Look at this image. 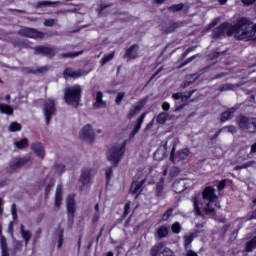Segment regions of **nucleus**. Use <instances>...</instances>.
Instances as JSON below:
<instances>
[{"label": "nucleus", "mask_w": 256, "mask_h": 256, "mask_svg": "<svg viewBox=\"0 0 256 256\" xmlns=\"http://www.w3.org/2000/svg\"><path fill=\"white\" fill-rule=\"evenodd\" d=\"M179 145V140L175 137L168 138L163 145H161L157 151L154 153V159L156 161H163L165 159V155H167V149L172 147L170 159L175 163L177 161V158H175V149Z\"/></svg>", "instance_id": "1"}, {"label": "nucleus", "mask_w": 256, "mask_h": 256, "mask_svg": "<svg viewBox=\"0 0 256 256\" xmlns=\"http://www.w3.org/2000/svg\"><path fill=\"white\" fill-rule=\"evenodd\" d=\"M127 143L124 141L122 143L112 144L107 151L106 157L115 167L119 165L123 155H125V147Z\"/></svg>", "instance_id": "2"}, {"label": "nucleus", "mask_w": 256, "mask_h": 256, "mask_svg": "<svg viewBox=\"0 0 256 256\" xmlns=\"http://www.w3.org/2000/svg\"><path fill=\"white\" fill-rule=\"evenodd\" d=\"M64 99L67 105L79 107V103H81V86L74 85L66 88L64 91Z\"/></svg>", "instance_id": "3"}, {"label": "nucleus", "mask_w": 256, "mask_h": 256, "mask_svg": "<svg viewBox=\"0 0 256 256\" xmlns=\"http://www.w3.org/2000/svg\"><path fill=\"white\" fill-rule=\"evenodd\" d=\"M236 124L239 129L248 131L249 133H256V118H250L245 115H239L236 118Z\"/></svg>", "instance_id": "4"}, {"label": "nucleus", "mask_w": 256, "mask_h": 256, "mask_svg": "<svg viewBox=\"0 0 256 256\" xmlns=\"http://www.w3.org/2000/svg\"><path fill=\"white\" fill-rule=\"evenodd\" d=\"M203 199L204 201H208L207 206L205 207L206 213H213L215 208H213V203L217 201V195H215V189L212 187H206L203 191Z\"/></svg>", "instance_id": "5"}, {"label": "nucleus", "mask_w": 256, "mask_h": 256, "mask_svg": "<svg viewBox=\"0 0 256 256\" xmlns=\"http://www.w3.org/2000/svg\"><path fill=\"white\" fill-rule=\"evenodd\" d=\"M43 112L46 117V125L51 122V117L55 115V100L52 98L47 99L43 105Z\"/></svg>", "instance_id": "6"}, {"label": "nucleus", "mask_w": 256, "mask_h": 256, "mask_svg": "<svg viewBox=\"0 0 256 256\" xmlns=\"http://www.w3.org/2000/svg\"><path fill=\"white\" fill-rule=\"evenodd\" d=\"M18 33L23 37H30L31 39H43L45 37V33L39 32L33 28H22Z\"/></svg>", "instance_id": "7"}, {"label": "nucleus", "mask_w": 256, "mask_h": 256, "mask_svg": "<svg viewBox=\"0 0 256 256\" xmlns=\"http://www.w3.org/2000/svg\"><path fill=\"white\" fill-rule=\"evenodd\" d=\"M95 175V170L91 168H83L80 181L82 185L85 187L87 185H91V179Z\"/></svg>", "instance_id": "8"}, {"label": "nucleus", "mask_w": 256, "mask_h": 256, "mask_svg": "<svg viewBox=\"0 0 256 256\" xmlns=\"http://www.w3.org/2000/svg\"><path fill=\"white\" fill-rule=\"evenodd\" d=\"M92 95L96 99L95 103L93 104L94 109H103L107 107V102L103 100V92L98 91L95 93V90H93Z\"/></svg>", "instance_id": "9"}, {"label": "nucleus", "mask_w": 256, "mask_h": 256, "mask_svg": "<svg viewBox=\"0 0 256 256\" xmlns=\"http://www.w3.org/2000/svg\"><path fill=\"white\" fill-rule=\"evenodd\" d=\"M179 27H183V23L182 22H172L169 24H162L160 25V31H162V33H173V31H175V29H179Z\"/></svg>", "instance_id": "10"}, {"label": "nucleus", "mask_w": 256, "mask_h": 256, "mask_svg": "<svg viewBox=\"0 0 256 256\" xmlns=\"http://www.w3.org/2000/svg\"><path fill=\"white\" fill-rule=\"evenodd\" d=\"M80 137L84 141H93L95 133L93 132V129H91V125H86L82 128Z\"/></svg>", "instance_id": "11"}, {"label": "nucleus", "mask_w": 256, "mask_h": 256, "mask_svg": "<svg viewBox=\"0 0 256 256\" xmlns=\"http://www.w3.org/2000/svg\"><path fill=\"white\" fill-rule=\"evenodd\" d=\"M31 161V156H26L23 158H14L10 164L11 169H19V167H23L27 165V163Z\"/></svg>", "instance_id": "12"}, {"label": "nucleus", "mask_w": 256, "mask_h": 256, "mask_svg": "<svg viewBox=\"0 0 256 256\" xmlns=\"http://www.w3.org/2000/svg\"><path fill=\"white\" fill-rule=\"evenodd\" d=\"M36 53H40L41 55H46V57H53L57 50L55 48H51L49 46H39L35 49Z\"/></svg>", "instance_id": "13"}, {"label": "nucleus", "mask_w": 256, "mask_h": 256, "mask_svg": "<svg viewBox=\"0 0 256 256\" xmlns=\"http://www.w3.org/2000/svg\"><path fill=\"white\" fill-rule=\"evenodd\" d=\"M63 75L66 78L71 77L72 79H79V77H83V75H85V71L67 68L66 70H64Z\"/></svg>", "instance_id": "14"}, {"label": "nucleus", "mask_w": 256, "mask_h": 256, "mask_svg": "<svg viewBox=\"0 0 256 256\" xmlns=\"http://www.w3.org/2000/svg\"><path fill=\"white\" fill-rule=\"evenodd\" d=\"M143 107H145L144 100H141L136 105L132 106L128 113V119H133V117H135V115H137L141 111V109H143Z\"/></svg>", "instance_id": "15"}, {"label": "nucleus", "mask_w": 256, "mask_h": 256, "mask_svg": "<svg viewBox=\"0 0 256 256\" xmlns=\"http://www.w3.org/2000/svg\"><path fill=\"white\" fill-rule=\"evenodd\" d=\"M163 175L164 177L169 173L170 177H175L179 175V168L177 166H170L169 164H165L163 167Z\"/></svg>", "instance_id": "16"}, {"label": "nucleus", "mask_w": 256, "mask_h": 256, "mask_svg": "<svg viewBox=\"0 0 256 256\" xmlns=\"http://www.w3.org/2000/svg\"><path fill=\"white\" fill-rule=\"evenodd\" d=\"M143 185H145V180H141L140 182H133L130 187V193H132V195H141V192L143 191Z\"/></svg>", "instance_id": "17"}, {"label": "nucleus", "mask_w": 256, "mask_h": 256, "mask_svg": "<svg viewBox=\"0 0 256 256\" xmlns=\"http://www.w3.org/2000/svg\"><path fill=\"white\" fill-rule=\"evenodd\" d=\"M66 203H67V209H68V213L70 215V217L73 219V217H75V196H68L66 199Z\"/></svg>", "instance_id": "18"}, {"label": "nucleus", "mask_w": 256, "mask_h": 256, "mask_svg": "<svg viewBox=\"0 0 256 256\" xmlns=\"http://www.w3.org/2000/svg\"><path fill=\"white\" fill-rule=\"evenodd\" d=\"M127 59H137L139 57V46L132 45L124 55Z\"/></svg>", "instance_id": "19"}, {"label": "nucleus", "mask_w": 256, "mask_h": 256, "mask_svg": "<svg viewBox=\"0 0 256 256\" xmlns=\"http://www.w3.org/2000/svg\"><path fill=\"white\" fill-rule=\"evenodd\" d=\"M32 151L37 155V157H40V159H43L45 157V148L43 147V144L41 143H34L31 146Z\"/></svg>", "instance_id": "20"}, {"label": "nucleus", "mask_w": 256, "mask_h": 256, "mask_svg": "<svg viewBox=\"0 0 256 256\" xmlns=\"http://www.w3.org/2000/svg\"><path fill=\"white\" fill-rule=\"evenodd\" d=\"M147 113H143L138 119H137V123L134 126V130L130 135V138L133 139V137H135L136 134L139 133L140 129H141V125H143V121H145V117H146Z\"/></svg>", "instance_id": "21"}, {"label": "nucleus", "mask_w": 256, "mask_h": 256, "mask_svg": "<svg viewBox=\"0 0 256 256\" xmlns=\"http://www.w3.org/2000/svg\"><path fill=\"white\" fill-rule=\"evenodd\" d=\"M62 193H63V187L61 185H58L56 189V195H55L56 207H61V200L63 199Z\"/></svg>", "instance_id": "22"}, {"label": "nucleus", "mask_w": 256, "mask_h": 256, "mask_svg": "<svg viewBox=\"0 0 256 256\" xmlns=\"http://www.w3.org/2000/svg\"><path fill=\"white\" fill-rule=\"evenodd\" d=\"M20 233L22 238L25 241V245H28L29 241H31L32 234L29 230H25L24 226H20Z\"/></svg>", "instance_id": "23"}, {"label": "nucleus", "mask_w": 256, "mask_h": 256, "mask_svg": "<svg viewBox=\"0 0 256 256\" xmlns=\"http://www.w3.org/2000/svg\"><path fill=\"white\" fill-rule=\"evenodd\" d=\"M157 235L160 239L167 237V235H169V228H167V226H161L157 230Z\"/></svg>", "instance_id": "24"}, {"label": "nucleus", "mask_w": 256, "mask_h": 256, "mask_svg": "<svg viewBox=\"0 0 256 256\" xmlns=\"http://www.w3.org/2000/svg\"><path fill=\"white\" fill-rule=\"evenodd\" d=\"M0 113H4L5 115H13V108L6 104H0Z\"/></svg>", "instance_id": "25"}, {"label": "nucleus", "mask_w": 256, "mask_h": 256, "mask_svg": "<svg viewBox=\"0 0 256 256\" xmlns=\"http://www.w3.org/2000/svg\"><path fill=\"white\" fill-rule=\"evenodd\" d=\"M15 147H17V149H26V147H29V140H27V138H24L20 141H17L14 143Z\"/></svg>", "instance_id": "26"}, {"label": "nucleus", "mask_w": 256, "mask_h": 256, "mask_svg": "<svg viewBox=\"0 0 256 256\" xmlns=\"http://www.w3.org/2000/svg\"><path fill=\"white\" fill-rule=\"evenodd\" d=\"M189 149H183L177 152V159H180V161H185L187 157H189Z\"/></svg>", "instance_id": "27"}, {"label": "nucleus", "mask_w": 256, "mask_h": 256, "mask_svg": "<svg viewBox=\"0 0 256 256\" xmlns=\"http://www.w3.org/2000/svg\"><path fill=\"white\" fill-rule=\"evenodd\" d=\"M168 117H169V115L166 112H161L157 116L156 121H157V123H159V125H163L167 122Z\"/></svg>", "instance_id": "28"}, {"label": "nucleus", "mask_w": 256, "mask_h": 256, "mask_svg": "<svg viewBox=\"0 0 256 256\" xmlns=\"http://www.w3.org/2000/svg\"><path fill=\"white\" fill-rule=\"evenodd\" d=\"M225 32V23H222L218 28L213 30V37H221L222 33Z\"/></svg>", "instance_id": "29"}, {"label": "nucleus", "mask_w": 256, "mask_h": 256, "mask_svg": "<svg viewBox=\"0 0 256 256\" xmlns=\"http://www.w3.org/2000/svg\"><path fill=\"white\" fill-rule=\"evenodd\" d=\"M113 57H115V52L105 55L100 60L101 65H107V63H109V61H113Z\"/></svg>", "instance_id": "30"}, {"label": "nucleus", "mask_w": 256, "mask_h": 256, "mask_svg": "<svg viewBox=\"0 0 256 256\" xmlns=\"http://www.w3.org/2000/svg\"><path fill=\"white\" fill-rule=\"evenodd\" d=\"M237 107H232L229 108L228 110L225 111V121H229V119H233V115H235V111H237Z\"/></svg>", "instance_id": "31"}, {"label": "nucleus", "mask_w": 256, "mask_h": 256, "mask_svg": "<svg viewBox=\"0 0 256 256\" xmlns=\"http://www.w3.org/2000/svg\"><path fill=\"white\" fill-rule=\"evenodd\" d=\"M163 249V243H159L151 248V256H157L159 255V251Z\"/></svg>", "instance_id": "32"}, {"label": "nucleus", "mask_w": 256, "mask_h": 256, "mask_svg": "<svg viewBox=\"0 0 256 256\" xmlns=\"http://www.w3.org/2000/svg\"><path fill=\"white\" fill-rule=\"evenodd\" d=\"M9 131H11L12 133H15L16 131H21V124L17 122H12L9 125Z\"/></svg>", "instance_id": "33"}, {"label": "nucleus", "mask_w": 256, "mask_h": 256, "mask_svg": "<svg viewBox=\"0 0 256 256\" xmlns=\"http://www.w3.org/2000/svg\"><path fill=\"white\" fill-rule=\"evenodd\" d=\"M1 247H2V256H9L7 252V240L5 238L1 239Z\"/></svg>", "instance_id": "34"}, {"label": "nucleus", "mask_w": 256, "mask_h": 256, "mask_svg": "<svg viewBox=\"0 0 256 256\" xmlns=\"http://www.w3.org/2000/svg\"><path fill=\"white\" fill-rule=\"evenodd\" d=\"M49 5H57V2H51V1H41L36 4L37 9L41 7H47Z\"/></svg>", "instance_id": "35"}, {"label": "nucleus", "mask_w": 256, "mask_h": 256, "mask_svg": "<svg viewBox=\"0 0 256 256\" xmlns=\"http://www.w3.org/2000/svg\"><path fill=\"white\" fill-rule=\"evenodd\" d=\"M172 232L176 235H179V233H181V224L179 222H175L172 224Z\"/></svg>", "instance_id": "36"}, {"label": "nucleus", "mask_w": 256, "mask_h": 256, "mask_svg": "<svg viewBox=\"0 0 256 256\" xmlns=\"http://www.w3.org/2000/svg\"><path fill=\"white\" fill-rule=\"evenodd\" d=\"M173 215V208L168 209L163 215H162V221H167L169 217Z\"/></svg>", "instance_id": "37"}, {"label": "nucleus", "mask_w": 256, "mask_h": 256, "mask_svg": "<svg viewBox=\"0 0 256 256\" xmlns=\"http://www.w3.org/2000/svg\"><path fill=\"white\" fill-rule=\"evenodd\" d=\"M193 243V235H186L184 236V245L187 247L188 245H191Z\"/></svg>", "instance_id": "38"}, {"label": "nucleus", "mask_w": 256, "mask_h": 256, "mask_svg": "<svg viewBox=\"0 0 256 256\" xmlns=\"http://www.w3.org/2000/svg\"><path fill=\"white\" fill-rule=\"evenodd\" d=\"M181 9H183V3L172 5L169 7V10L173 11L174 13L177 11H181Z\"/></svg>", "instance_id": "39"}, {"label": "nucleus", "mask_w": 256, "mask_h": 256, "mask_svg": "<svg viewBox=\"0 0 256 256\" xmlns=\"http://www.w3.org/2000/svg\"><path fill=\"white\" fill-rule=\"evenodd\" d=\"M159 256H173V251L169 248H164L163 251L159 253Z\"/></svg>", "instance_id": "40"}, {"label": "nucleus", "mask_w": 256, "mask_h": 256, "mask_svg": "<svg viewBox=\"0 0 256 256\" xmlns=\"http://www.w3.org/2000/svg\"><path fill=\"white\" fill-rule=\"evenodd\" d=\"M79 55H83V51L80 52H75V53H66V54H62V57H79Z\"/></svg>", "instance_id": "41"}, {"label": "nucleus", "mask_w": 256, "mask_h": 256, "mask_svg": "<svg viewBox=\"0 0 256 256\" xmlns=\"http://www.w3.org/2000/svg\"><path fill=\"white\" fill-rule=\"evenodd\" d=\"M124 98H125V93L123 92L118 93L116 98V104L121 105V101H123Z\"/></svg>", "instance_id": "42"}, {"label": "nucleus", "mask_w": 256, "mask_h": 256, "mask_svg": "<svg viewBox=\"0 0 256 256\" xmlns=\"http://www.w3.org/2000/svg\"><path fill=\"white\" fill-rule=\"evenodd\" d=\"M44 25L45 27H53L55 25V19H46Z\"/></svg>", "instance_id": "43"}, {"label": "nucleus", "mask_w": 256, "mask_h": 256, "mask_svg": "<svg viewBox=\"0 0 256 256\" xmlns=\"http://www.w3.org/2000/svg\"><path fill=\"white\" fill-rule=\"evenodd\" d=\"M131 209V203H126L124 206V217H127V215H129V211Z\"/></svg>", "instance_id": "44"}, {"label": "nucleus", "mask_w": 256, "mask_h": 256, "mask_svg": "<svg viewBox=\"0 0 256 256\" xmlns=\"http://www.w3.org/2000/svg\"><path fill=\"white\" fill-rule=\"evenodd\" d=\"M57 247H58V249H61V247H63V231L60 232Z\"/></svg>", "instance_id": "45"}, {"label": "nucleus", "mask_w": 256, "mask_h": 256, "mask_svg": "<svg viewBox=\"0 0 256 256\" xmlns=\"http://www.w3.org/2000/svg\"><path fill=\"white\" fill-rule=\"evenodd\" d=\"M219 21H221V18H216L214 19L209 25H208V29H213V27H215V25H217L219 23Z\"/></svg>", "instance_id": "46"}, {"label": "nucleus", "mask_w": 256, "mask_h": 256, "mask_svg": "<svg viewBox=\"0 0 256 256\" xmlns=\"http://www.w3.org/2000/svg\"><path fill=\"white\" fill-rule=\"evenodd\" d=\"M253 165V162H248L246 164H243L242 166H236L235 170L237 171L238 169H247V167H251Z\"/></svg>", "instance_id": "47"}, {"label": "nucleus", "mask_w": 256, "mask_h": 256, "mask_svg": "<svg viewBox=\"0 0 256 256\" xmlns=\"http://www.w3.org/2000/svg\"><path fill=\"white\" fill-rule=\"evenodd\" d=\"M194 210L196 215H201V209H199V204L197 203V200H194Z\"/></svg>", "instance_id": "48"}, {"label": "nucleus", "mask_w": 256, "mask_h": 256, "mask_svg": "<svg viewBox=\"0 0 256 256\" xmlns=\"http://www.w3.org/2000/svg\"><path fill=\"white\" fill-rule=\"evenodd\" d=\"M11 213H12L13 219H17V206L15 204L12 205Z\"/></svg>", "instance_id": "49"}, {"label": "nucleus", "mask_w": 256, "mask_h": 256, "mask_svg": "<svg viewBox=\"0 0 256 256\" xmlns=\"http://www.w3.org/2000/svg\"><path fill=\"white\" fill-rule=\"evenodd\" d=\"M56 171L58 173H63L65 171V166L63 164L56 165Z\"/></svg>", "instance_id": "50"}, {"label": "nucleus", "mask_w": 256, "mask_h": 256, "mask_svg": "<svg viewBox=\"0 0 256 256\" xmlns=\"http://www.w3.org/2000/svg\"><path fill=\"white\" fill-rule=\"evenodd\" d=\"M172 98L175 100L183 99V93L178 92L172 95Z\"/></svg>", "instance_id": "51"}, {"label": "nucleus", "mask_w": 256, "mask_h": 256, "mask_svg": "<svg viewBox=\"0 0 256 256\" xmlns=\"http://www.w3.org/2000/svg\"><path fill=\"white\" fill-rule=\"evenodd\" d=\"M225 189V180H222L218 184V191H223Z\"/></svg>", "instance_id": "52"}, {"label": "nucleus", "mask_w": 256, "mask_h": 256, "mask_svg": "<svg viewBox=\"0 0 256 256\" xmlns=\"http://www.w3.org/2000/svg\"><path fill=\"white\" fill-rule=\"evenodd\" d=\"M170 107H171V105H169V102H164L162 104L163 111H169Z\"/></svg>", "instance_id": "53"}, {"label": "nucleus", "mask_w": 256, "mask_h": 256, "mask_svg": "<svg viewBox=\"0 0 256 256\" xmlns=\"http://www.w3.org/2000/svg\"><path fill=\"white\" fill-rule=\"evenodd\" d=\"M106 177L107 179H111V177H113V169L109 168L106 170Z\"/></svg>", "instance_id": "54"}, {"label": "nucleus", "mask_w": 256, "mask_h": 256, "mask_svg": "<svg viewBox=\"0 0 256 256\" xmlns=\"http://www.w3.org/2000/svg\"><path fill=\"white\" fill-rule=\"evenodd\" d=\"M253 219H256V212H253L252 214L246 216V221H251Z\"/></svg>", "instance_id": "55"}, {"label": "nucleus", "mask_w": 256, "mask_h": 256, "mask_svg": "<svg viewBox=\"0 0 256 256\" xmlns=\"http://www.w3.org/2000/svg\"><path fill=\"white\" fill-rule=\"evenodd\" d=\"M244 5H253L256 3V0H241Z\"/></svg>", "instance_id": "56"}, {"label": "nucleus", "mask_w": 256, "mask_h": 256, "mask_svg": "<svg viewBox=\"0 0 256 256\" xmlns=\"http://www.w3.org/2000/svg\"><path fill=\"white\" fill-rule=\"evenodd\" d=\"M229 133H237V128L235 126L227 127Z\"/></svg>", "instance_id": "57"}, {"label": "nucleus", "mask_w": 256, "mask_h": 256, "mask_svg": "<svg viewBox=\"0 0 256 256\" xmlns=\"http://www.w3.org/2000/svg\"><path fill=\"white\" fill-rule=\"evenodd\" d=\"M99 217V212H96L92 218L93 223H97V221H99Z\"/></svg>", "instance_id": "58"}, {"label": "nucleus", "mask_w": 256, "mask_h": 256, "mask_svg": "<svg viewBox=\"0 0 256 256\" xmlns=\"http://www.w3.org/2000/svg\"><path fill=\"white\" fill-rule=\"evenodd\" d=\"M256 153V143L252 144L251 150H250V155H254Z\"/></svg>", "instance_id": "59"}, {"label": "nucleus", "mask_w": 256, "mask_h": 256, "mask_svg": "<svg viewBox=\"0 0 256 256\" xmlns=\"http://www.w3.org/2000/svg\"><path fill=\"white\" fill-rule=\"evenodd\" d=\"M186 256H199L197 255V253L193 250H189L187 253H186Z\"/></svg>", "instance_id": "60"}, {"label": "nucleus", "mask_w": 256, "mask_h": 256, "mask_svg": "<svg viewBox=\"0 0 256 256\" xmlns=\"http://www.w3.org/2000/svg\"><path fill=\"white\" fill-rule=\"evenodd\" d=\"M237 231H233L232 232V236L230 237V241H235V239H237Z\"/></svg>", "instance_id": "61"}, {"label": "nucleus", "mask_w": 256, "mask_h": 256, "mask_svg": "<svg viewBox=\"0 0 256 256\" xmlns=\"http://www.w3.org/2000/svg\"><path fill=\"white\" fill-rule=\"evenodd\" d=\"M195 57H196V56H192V57L188 58V59L182 64V66L187 65V63H191V61H193V59H195Z\"/></svg>", "instance_id": "62"}, {"label": "nucleus", "mask_w": 256, "mask_h": 256, "mask_svg": "<svg viewBox=\"0 0 256 256\" xmlns=\"http://www.w3.org/2000/svg\"><path fill=\"white\" fill-rule=\"evenodd\" d=\"M163 70V68H159L155 74L152 75L151 80L155 79V77H157V75H159V73H161V71Z\"/></svg>", "instance_id": "63"}, {"label": "nucleus", "mask_w": 256, "mask_h": 256, "mask_svg": "<svg viewBox=\"0 0 256 256\" xmlns=\"http://www.w3.org/2000/svg\"><path fill=\"white\" fill-rule=\"evenodd\" d=\"M156 189L158 193H161L163 191V184H157Z\"/></svg>", "instance_id": "64"}]
</instances>
